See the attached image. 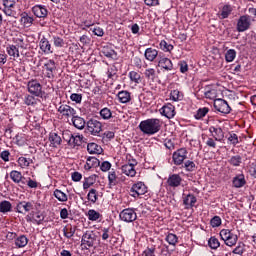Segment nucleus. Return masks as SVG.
I'll list each match as a JSON object with an SVG mask.
<instances>
[{"instance_id":"f257e3e1","label":"nucleus","mask_w":256,"mask_h":256,"mask_svg":"<svg viewBox=\"0 0 256 256\" xmlns=\"http://www.w3.org/2000/svg\"><path fill=\"white\" fill-rule=\"evenodd\" d=\"M161 125L160 119L148 118L139 123L138 129L143 133V135L151 137V135H157V133L161 131Z\"/></svg>"},{"instance_id":"f03ea898","label":"nucleus","mask_w":256,"mask_h":256,"mask_svg":"<svg viewBox=\"0 0 256 256\" xmlns=\"http://www.w3.org/2000/svg\"><path fill=\"white\" fill-rule=\"evenodd\" d=\"M220 237L228 247L237 245V241H239L237 234L233 233V230L230 229H222L220 231Z\"/></svg>"},{"instance_id":"7ed1b4c3","label":"nucleus","mask_w":256,"mask_h":256,"mask_svg":"<svg viewBox=\"0 0 256 256\" xmlns=\"http://www.w3.org/2000/svg\"><path fill=\"white\" fill-rule=\"evenodd\" d=\"M97 243V235L93 231H86L81 238L82 249H91Z\"/></svg>"},{"instance_id":"20e7f679","label":"nucleus","mask_w":256,"mask_h":256,"mask_svg":"<svg viewBox=\"0 0 256 256\" xmlns=\"http://www.w3.org/2000/svg\"><path fill=\"white\" fill-rule=\"evenodd\" d=\"M57 111L61 115L62 119H67L68 121L77 115V110H75V108L61 102L57 107Z\"/></svg>"},{"instance_id":"39448f33","label":"nucleus","mask_w":256,"mask_h":256,"mask_svg":"<svg viewBox=\"0 0 256 256\" xmlns=\"http://www.w3.org/2000/svg\"><path fill=\"white\" fill-rule=\"evenodd\" d=\"M27 90L34 97H43V86L37 79H31L27 82Z\"/></svg>"},{"instance_id":"423d86ee","label":"nucleus","mask_w":256,"mask_h":256,"mask_svg":"<svg viewBox=\"0 0 256 256\" xmlns=\"http://www.w3.org/2000/svg\"><path fill=\"white\" fill-rule=\"evenodd\" d=\"M119 218L124 223H133L137 221V212L134 208H125L120 212Z\"/></svg>"},{"instance_id":"0eeeda50","label":"nucleus","mask_w":256,"mask_h":256,"mask_svg":"<svg viewBox=\"0 0 256 256\" xmlns=\"http://www.w3.org/2000/svg\"><path fill=\"white\" fill-rule=\"evenodd\" d=\"M86 129L90 135L99 136L103 131V124L96 119H90L86 122Z\"/></svg>"},{"instance_id":"6e6552de","label":"nucleus","mask_w":256,"mask_h":256,"mask_svg":"<svg viewBox=\"0 0 256 256\" xmlns=\"http://www.w3.org/2000/svg\"><path fill=\"white\" fill-rule=\"evenodd\" d=\"M3 3V13L6 17H16L17 15V2L15 0H2Z\"/></svg>"},{"instance_id":"1a4fd4ad","label":"nucleus","mask_w":256,"mask_h":256,"mask_svg":"<svg viewBox=\"0 0 256 256\" xmlns=\"http://www.w3.org/2000/svg\"><path fill=\"white\" fill-rule=\"evenodd\" d=\"M214 109L218 111V113H223L224 115H229L231 113V106L224 99H215L214 100Z\"/></svg>"},{"instance_id":"9d476101","label":"nucleus","mask_w":256,"mask_h":256,"mask_svg":"<svg viewBox=\"0 0 256 256\" xmlns=\"http://www.w3.org/2000/svg\"><path fill=\"white\" fill-rule=\"evenodd\" d=\"M35 209L33 202L31 201H19L16 203L15 211L21 215H27L30 211Z\"/></svg>"},{"instance_id":"9b49d317","label":"nucleus","mask_w":256,"mask_h":256,"mask_svg":"<svg viewBox=\"0 0 256 256\" xmlns=\"http://www.w3.org/2000/svg\"><path fill=\"white\" fill-rule=\"evenodd\" d=\"M189 152L187 151V148H180L176 150L172 155V160L174 165H183L185 159H187V154Z\"/></svg>"},{"instance_id":"f8f14e48","label":"nucleus","mask_w":256,"mask_h":256,"mask_svg":"<svg viewBox=\"0 0 256 256\" xmlns=\"http://www.w3.org/2000/svg\"><path fill=\"white\" fill-rule=\"evenodd\" d=\"M44 69L46 71L45 77H47V79H55V73H57V63H55V60H47L44 63Z\"/></svg>"},{"instance_id":"ddd939ff","label":"nucleus","mask_w":256,"mask_h":256,"mask_svg":"<svg viewBox=\"0 0 256 256\" xmlns=\"http://www.w3.org/2000/svg\"><path fill=\"white\" fill-rule=\"evenodd\" d=\"M131 197L137 199V197H141V195H145L147 193V186L143 182H138L133 184L130 189Z\"/></svg>"},{"instance_id":"4468645a","label":"nucleus","mask_w":256,"mask_h":256,"mask_svg":"<svg viewBox=\"0 0 256 256\" xmlns=\"http://www.w3.org/2000/svg\"><path fill=\"white\" fill-rule=\"evenodd\" d=\"M251 27V17L249 15L240 16L237 22V32L244 33Z\"/></svg>"},{"instance_id":"2eb2a0df","label":"nucleus","mask_w":256,"mask_h":256,"mask_svg":"<svg viewBox=\"0 0 256 256\" xmlns=\"http://www.w3.org/2000/svg\"><path fill=\"white\" fill-rule=\"evenodd\" d=\"M159 111L160 115L166 117V119H173L177 115L175 106L171 103H166Z\"/></svg>"},{"instance_id":"dca6fc26","label":"nucleus","mask_w":256,"mask_h":256,"mask_svg":"<svg viewBox=\"0 0 256 256\" xmlns=\"http://www.w3.org/2000/svg\"><path fill=\"white\" fill-rule=\"evenodd\" d=\"M159 55H163V53H159V50L153 47L146 48L144 52L146 61H149L150 63L157 61V59H159Z\"/></svg>"},{"instance_id":"f3484780","label":"nucleus","mask_w":256,"mask_h":256,"mask_svg":"<svg viewBox=\"0 0 256 256\" xmlns=\"http://www.w3.org/2000/svg\"><path fill=\"white\" fill-rule=\"evenodd\" d=\"M209 133H211V137H213L215 141H218L219 143L225 139V132L219 126H210Z\"/></svg>"},{"instance_id":"a211bd4d","label":"nucleus","mask_w":256,"mask_h":256,"mask_svg":"<svg viewBox=\"0 0 256 256\" xmlns=\"http://www.w3.org/2000/svg\"><path fill=\"white\" fill-rule=\"evenodd\" d=\"M168 187L172 189H177V187H181V183H183V178L179 174H170L167 181Z\"/></svg>"},{"instance_id":"6ab92c4d","label":"nucleus","mask_w":256,"mask_h":256,"mask_svg":"<svg viewBox=\"0 0 256 256\" xmlns=\"http://www.w3.org/2000/svg\"><path fill=\"white\" fill-rule=\"evenodd\" d=\"M158 67H161L164 71H173V62L162 54L159 55Z\"/></svg>"},{"instance_id":"aec40b11","label":"nucleus","mask_w":256,"mask_h":256,"mask_svg":"<svg viewBox=\"0 0 256 256\" xmlns=\"http://www.w3.org/2000/svg\"><path fill=\"white\" fill-rule=\"evenodd\" d=\"M39 48L45 55H49L53 53V47L51 46V42L45 36L40 39Z\"/></svg>"},{"instance_id":"412c9836","label":"nucleus","mask_w":256,"mask_h":256,"mask_svg":"<svg viewBox=\"0 0 256 256\" xmlns=\"http://www.w3.org/2000/svg\"><path fill=\"white\" fill-rule=\"evenodd\" d=\"M32 13L35 15V17H38L39 19H45L49 14V10H47V7L43 5H35L32 8Z\"/></svg>"},{"instance_id":"4be33fe9","label":"nucleus","mask_w":256,"mask_h":256,"mask_svg":"<svg viewBox=\"0 0 256 256\" xmlns=\"http://www.w3.org/2000/svg\"><path fill=\"white\" fill-rule=\"evenodd\" d=\"M247 185V180L245 179V174L240 173L237 174L233 179H232V187L235 189H241V187H245Z\"/></svg>"},{"instance_id":"5701e85b","label":"nucleus","mask_w":256,"mask_h":256,"mask_svg":"<svg viewBox=\"0 0 256 256\" xmlns=\"http://www.w3.org/2000/svg\"><path fill=\"white\" fill-rule=\"evenodd\" d=\"M83 135H73L70 134L68 145L72 149H75V147H81L83 145Z\"/></svg>"},{"instance_id":"b1692460","label":"nucleus","mask_w":256,"mask_h":256,"mask_svg":"<svg viewBox=\"0 0 256 256\" xmlns=\"http://www.w3.org/2000/svg\"><path fill=\"white\" fill-rule=\"evenodd\" d=\"M101 165V161L99 159L89 156L86 160V164L84 165L85 171H91V169H96V167H99Z\"/></svg>"},{"instance_id":"393cba45","label":"nucleus","mask_w":256,"mask_h":256,"mask_svg":"<svg viewBox=\"0 0 256 256\" xmlns=\"http://www.w3.org/2000/svg\"><path fill=\"white\" fill-rule=\"evenodd\" d=\"M48 139L50 142V147H53L54 149H57V147L63 143V139L55 132H50Z\"/></svg>"},{"instance_id":"a878e982","label":"nucleus","mask_w":256,"mask_h":256,"mask_svg":"<svg viewBox=\"0 0 256 256\" xmlns=\"http://www.w3.org/2000/svg\"><path fill=\"white\" fill-rule=\"evenodd\" d=\"M71 121H72L73 126L76 129H79L80 131L85 129V125H87V122H85V119H83V117H81V116H77V114L72 116Z\"/></svg>"},{"instance_id":"bb28decb","label":"nucleus","mask_w":256,"mask_h":256,"mask_svg":"<svg viewBox=\"0 0 256 256\" xmlns=\"http://www.w3.org/2000/svg\"><path fill=\"white\" fill-rule=\"evenodd\" d=\"M231 13H233V6L226 4L218 12V17L219 19H229V15H231Z\"/></svg>"},{"instance_id":"cd10ccee","label":"nucleus","mask_w":256,"mask_h":256,"mask_svg":"<svg viewBox=\"0 0 256 256\" xmlns=\"http://www.w3.org/2000/svg\"><path fill=\"white\" fill-rule=\"evenodd\" d=\"M117 98L119 103H122V104L131 103V93L127 90H122L118 92Z\"/></svg>"},{"instance_id":"c85d7f7f","label":"nucleus","mask_w":256,"mask_h":256,"mask_svg":"<svg viewBox=\"0 0 256 256\" xmlns=\"http://www.w3.org/2000/svg\"><path fill=\"white\" fill-rule=\"evenodd\" d=\"M34 21H35V19L33 18V16H29V13H27V12H23L20 15V23L24 27H31V25H33Z\"/></svg>"},{"instance_id":"c756f323","label":"nucleus","mask_w":256,"mask_h":256,"mask_svg":"<svg viewBox=\"0 0 256 256\" xmlns=\"http://www.w3.org/2000/svg\"><path fill=\"white\" fill-rule=\"evenodd\" d=\"M33 159L21 156L17 159V164L21 169H29L33 165Z\"/></svg>"},{"instance_id":"7c9ffc66","label":"nucleus","mask_w":256,"mask_h":256,"mask_svg":"<svg viewBox=\"0 0 256 256\" xmlns=\"http://www.w3.org/2000/svg\"><path fill=\"white\" fill-rule=\"evenodd\" d=\"M195 203H197V197L194 194H188L183 198V205L186 209L195 207Z\"/></svg>"},{"instance_id":"2f4dec72","label":"nucleus","mask_w":256,"mask_h":256,"mask_svg":"<svg viewBox=\"0 0 256 256\" xmlns=\"http://www.w3.org/2000/svg\"><path fill=\"white\" fill-rule=\"evenodd\" d=\"M10 179H12L13 183H21L22 185H25V181H23L25 178L20 171L12 170L10 172Z\"/></svg>"},{"instance_id":"473e14b6","label":"nucleus","mask_w":256,"mask_h":256,"mask_svg":"<svg viewBox=\"0 0 256 256\" xmlns=\"http://www.w3.org/2000/svg\"><path fill=\"white\" fill-rule=\"evenodd\" d=\"M87 151L90 155H101V153H103V148L97 143H88Z\"/></svg>"},{"instance_id":"72a5a7b5","label":"nucleus","mask_w":256,"mask_h":256,"mask_svg":"<svg viewBox=\"0 0 256 256\" xmlns=\"http://www.w3.org/2000/svg\"><path fill=\"white\" fill-rule=\"evenodd\" d=\"M121 171L123 175H126V177H135V175H137V170H135V167L131 165H122Z\"/></svg>"},{"instance_id":"f704fd0d","label":"nucleus","mask_w":256,"mask_h":256,"mask_svg":"<svg viewBox=\"0 0 256 256\" xmlns=\"http://www.w3.org/2000/svg\"><path fill=\"white\" fill-rule=\"evenodd\" d=\"M62 231H63V235H64V237H66V239H71L75 235V232L77 231V226L68 224L63 228Z\"/></svg>"},{"instance_id":"c9c22d12","label":"nucleus","mask_w":256,"mask_h":256,"mask_svg":"<svg viewBox=\"0 0 256 256\" xmlns=\"http://www.w3.org/2000/svg\"><path fill=\"white\" fill-rule=\"evenodd\" d=\"M99 115L103 121H109L113 119V110L109 107H104L99 111Z\"/></svg>"},{"instance_id":"e433bc0d","label":"nucleus","mask_w":256,"mask_h":256,"mask_svg":"<svg viewBox=\"0 0 256 256\" xmlns=\"http://www.w3.org/2000/svg\"><path fill=\"white\" fill-rule=\"evenodd\" d=\"M128 77L132 83H135V85H140V83H143V77H141V73L137 71H130Z\"/></svg>"},{"instance_id":"4c0bfd02","label":"nucleus","mask_w":256,"mask_h":256,"mask_svg":"<svg viewBox=\"0 0 256 256\" xmlns=\"http://www.w3.org/2000/svg\"><path fill=\"white\" fill-rule=\"evenodd\" d=\"M53 195L55 199H57V201L60 203H67V201H69L67 194H65V192L61 191L60 189H55Z\"/></svg>"},{"instance_id":"58836bf2","label":"nucleus","mask_w":256,"mask_h":256,"mask_svg":"<svg viewBox=\"0 0 256 256\" xmlns=\"http://www.w3.org/2000/svg\"><path fill=\"white\" fill-rule=\"evenodd\" d=\"M144 76L147 81H152V83H155V81H157V71H155L154 68H147L144 71Z\"/></svg>"},{"instance_id":"ea45409f","label":"nucleus","mask_w":256,"mask_h":256,"mask_svg":"<svg viewBox=\"0 0 256 256\" xmlns=\"http://www.w3.org/2000/svg\"><path fill=\"white\" fill-rule=\"evenodd\" d=\"M96 181H97V175H95V174L84 178V182H83L84 191H87V189H89V187H93V185H95Z\"/></svg>"},{"instance_id":"a19ab883","label":"nucleus","mask_w":256,"mask_h":256,"mask_svg":"<svg viewBox=\"0 0 256 256\" xmlns=\"http://www.w3.org/2000/svg\"><path fill=\"white\" fill-rule=\"evenodd\" d=\"M100 237H101L102 241L109 242L111 237H113V232H111V227L101 228Z\"/></svg>"},{"instance_id":"79ce46f5","label":"nucleus","mask_w":256,"mask_h":256,"mask_svg":"<svg viewBox=\"0 0 256 256\" xmlns=\"http://www.w3.org/2000/svg\"><path fill=\"white\" fill-rule=\"evenodd\" d=\"M29 243V238H27L26 235H20L15 239V245L19 249L23 247H27V244Z\"/></svg>"},{"instance_id":"37998d69","label":"nucleus","mask_w":256,"mask_h":256,"mask_svg":"<svg viewBox=\"0 0 256 256\" xmlns=\"http://www.w3.org/2000/svg\"><path fill=\"white\" fill-rule=\"evenodd\" d=\"M13 209V204H11L9 201L4 200L0 202V213H3L4 215L6 213H11Z\"/></svg>"},{"instance_id":"c03bdc74","label":"nucleus","mask_w":256,"mask_h":256,"mask_svg":"<svg viewBox=\"0 0 256 256\" xmlns=\"http://www.w3.org/2000/svg\"><path fill=\"white\" fill-rule=\"evenodd\" d=\"M102 54L108 59H117V52L109 47H103Z\"/></svg>"},{"instance_id":"a18cd8bd","label":"nucleus","mask_w":256,"mask_h":256,"mask_svg":"<svg viewBox=\"0 0 256 256\" xmlns=\"http://www.w3.org/2000/svg\"><path fill=\"white\" fill-rule=\"evenodd\" d=\"M228 163L232 167H241V163H243V157H241V155H234L228 160Z\"/></svg>"},{"instance_id":"49530a36","label":"nucleus","mask_w":256,"mask_h":256,"mask_svg":"<svg viewBox=\"0 0 256 256\" xmlns=\"http://www.w3.org/2000/svg\"><path fill=\"white\" fill-rule=\"evenodd\" d=\"M6 51L10 57H14V59H19V48L15 45H9L6 47Z\"/></svg>"},{"instance_id":"de8ad7c7","label":"nucleus","mask_w":256,"mask_h":256,"mask_svg":"<svg viewBox=\"0 0 256 256\" xmlns=\"http://www.w3.org/2000/svg\"><path fill=\"white\" fill-rule=\"evenodd\" d=\"M205 99H216L217 98V90L210 88L209 86H206L205 92H204Z\"/></svg>"},{"instance_id":"09e8293b","label":"nucleus","mask_w":256,"mask_h":256,"mask_svg":"<svg viewBox=\"0 0 256 256\" xmlns=\"http://www.w3.org/2000/svg\"><path fill=\"white\" fill-rule=\"evenodd\" d=\"M87 217H88L89 221H99V219H101V217H103V215H101V213L97 212V210L90 209L87 212Z\"/></svg>"},{"instance_id":"8fccbe9b","label":"nucleus","mask_w":256,"mask_h":256,"mask_svg":"<svg viewBox=\"0 0 256 256\" xmlns=\"http://www.w3.org/2000/svg\"><path fill=\"white\" fill-rule=\"evenodd\" d=\"M207 113H209V108L207 107L199 108L196 111V114L194 115V119H196L197 121H201V119H203V117H205Z\"/></svg>"},{"instance_id":"3c124183","label":"nucleus","mask_w":256,"mask_h":256,"mask_svg":"<svg viewBox=\"0 0 256 256\" xmlns=\"http://www.w3.org/2000/svg\"><path fill=\"white\" fill-rule=\"evenodd\" d=\"M118 72L119 68L117 67V64L110 65L107 70L108 79H113L114 77H117Z\"/></svg>"},{"instance_id":"603ef678","label":"nucleus","mask_w":256,"mask_h":256,"mask_svg":"<svg viewBox=\"0 0 256 256\" xmlns=\"http://www.w3.org/2000/svg\"><path fill=\"white\" fill-rule=\"evenodd\" d=\"M37 96H34L32 94H26L24 95V103L25 105L29 106H33V105H37V98H35Z\"/></svg>"},{"instance_id":"864d4df0","label":"nucleus","mask_w":256,"mask_h":256,"mask_svg":"<svg viewBox=\"0 0 256 256\" xmlns=\"http://www.w3.org/2000/svg\"><path fill=\"white\" fill-rule=\"evenodd\" d=\"M165 241L175 247V245L179 243V237L173 233H168V235L165 237Z\"/></svg>"},{"instance_id":"5fc2aeb1","label":"nucleus","mask_w":256,"mask_h":256,"mask_svg":"<svg viewBox=\"0 0 256 256\" xmlns=\"http://www.w3.org/2000/svg\"><path fill=\"white\" fill-rule=\"evenodd\" d=\"M208 246L210 247V249L217 250L219 249V247H221V242H219V239H217V237L212 236L208 240Z\"/></svg>"},{"instance_id":"6e6d98bb","label":"nucleus","mask_w":256,"mask_h":256,"mask_svg":"<svg viewBox=\"0 0 256 256\" xmlns=\"http://www.w3.org/2000/svg\"><path fill=\"white\" fill-rule=\"evenodd\" d=\"M235 57H237V51H235V49L227 50L225 54V60L227 63H233V61H235Z\"/></svg>"},{"instance_id":"4d7b16f0","label":"nucleus","mask_w":256,"mask_h":256,"mask_svg":"<svg viewBox=\"0 0 256 256\" xmlns=\"http://www.w3.org/2000/svg\"><path fill=\"white\" fill-rule=\"evenodd\" d=\"M160 49L165 53H171L175 47L172 44L167 43V41H160Z\"/></svg>"},{"instance_id":"13d9d810","label":"nucleus","mask_w":256,"mask_h":256,"mask_svg":"<svg viewBox=\"0 0 256 256\" xmlns=\"http://www.w3.org/2000/svg\"><path fill=\"white\" fill-rule=\"evenodd\" d=\"M246 249H245V243L243 242H239L238 245L233 249L232 253L234 255H240L242 256L243 253H245Z\"/></svg>"},{"instance_id":"bf43d9fd","label":"nucleus","mask_w":256,"mask_h":256,"mask_svg":"<svg viewBox=\"0 0 256 256\" xmlns=\"http://www.w3.org/2000/svg\"><path fill=\"white\" fill-rule=\"evenodd\" d=\"M87 199L88 201H90V203H97V200L99 199V195H97V190H95L94 188L90 189L87 195Z\"/></svg>"},{"instance_id":"052dcab7","label":"nucleus","mask_w":256,"mask_h":256,"mask_svg":"<svg viewBox=\"0 0 256 256\" xmlns=\"http://www.w3.org/2000/svg\"><path fill=\"white\" fill-rule=\"evenodd\" d=\"M52 41H53L54 47H57L58 49L65 47L64 39L59 36H53Z\"/></svg>"},{"instance_id":"680f3d73","label":"nucleus","mask_w":256,"mask_h":256,"mask_svg":"<svg viewBox=\"0 0 256 256\" xmlns=\"http://www.w3.org/2000/svg\"><path fill=\"white\" fill-rule=\"evenodd\" d=\"M108 182L110 187H115V185H117V173H115L114 170L108 173Z\"/></svg>"},{"instance_id":"e2e57ef3","label":"nucleus","mask_w":256,"mask_h":256,"mask_svg":"<svg viewBox=\"0 0 256 256\" xmlns=\"http://www.w3.org/2000/svg\"><path fill=\"white\" fill-rule=\"evenodd\" d=\"M170 98L172 99V101H182L183 93H181V91H179L178 89L172 90L170 93Z\"/></svg>"},{"instance_id":"0e129e2a","label":"nucleus","mask_w":256,"mask_h":256,"mask_svg":"<svg viewBox=\"0 0 256 256\" xmlns=\"http://www.w3.org/2000/svg\"><path fill=\"white\" fill-rule=\"evenodd\" d=\"M184 169L191 173L195 171V169H197V165H195V162L187 160L186 162H184Z\"/></svg>"},{"instance_id":"69168bd1","label":"nucleus","mask_w":256,"mask_h":256,"mask_svg":"<svg viewBox=\"0 0 256 256\" xmlns=\"http://www.w3.org/2000/svg\"><path fill=\"white\" fill-rule=\"evenodd\" d=\"M125 165H130V167H134L135 168L136 165H139V162H137V159H135L132 155L128 154L126 156V163H125Z\"/></svg>"},{"instance_id":"338daca9","label":"nucleus","mask_w":256,"mask_h":256,"mask_svg":"<svg viewBox=\"0 0 256 256\" xmlns=\"http://www.w3.org/2000/svg\"><path fill=\"white\" fill-rule=\"evenodd\" d=\"M248 171L251 177H254V179H256V162H249Z\"/></svg>"},{"instance_id":"774afa93","label":"nucleus","mask_w":256,"mask_h":256,"mask_svg":"<svg viewBox=\"0 0 256 256\" xmlns=\"http://www.w3.org/2000/svg\"><path fill=\"white\" fill-rule=\"evenodd\" d=\"M142 256H156L155 255V247H147L143 252H142Z\"/></svg>"}]
</instances>
